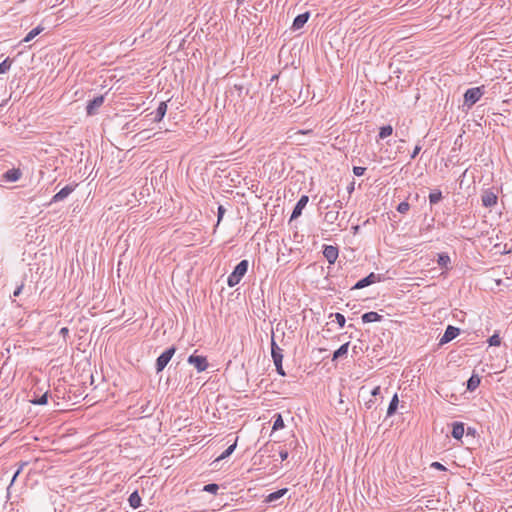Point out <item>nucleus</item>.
Here are the masks:
<instances>
[{
	"mask_svg": "<svg viewBox=\"0 0 512 512\" xmlns=\"http://www.w3.org/2000/svg\"><path fill=\"white\" fill-rule=\"evenodd\" d=\"M248 266H249V263L245 259L240 261L235 266L234 270L228 276V279H227V284L229 287H234L241 281V279L244 277V275L248 271Z\"/></svg>",
	"mask_w": 512,
	"mask_h": 512,
	"instance_id": "f257e3e1",
	"label": "nucleus"
},
{
	"mask_svg": "<svg viewBox=\"0 0 512 512\" xmlns=\"http://www.w3.org/2000/svg\"><path fill=\"white\" fill-rule=\"evenodd\" d=\"M485 93V87H473L466 90L464 93V105L471 108L476 104Z\"/></svg>",
	"mask_w": 512,
	"mask_h": 512,
	"instance_id": "f03ea898",
	"label": "nucleus"
},
{
	"mask_svg": "<svg viewBox=\"0 0 512 512\" xmlns=\"http://www.w3.org/2000/svg\"><path fill=\"white\" fill-rule=\"evenodd\" d=\"M175 352H176V347L171 346L158 356V358L156 359V364H155L156 373H160L165 369L167 364L170 362V360L174 356Z\"/></svg>",
	"mask_w": 512,
	"mask_h": 512,
	"instance_id": "7ed1b4c3",
	"label": "nucleus"
},
{
	"mask_svg": "<svg viewBox=\"0 0 512 512\" xmlns=\"http://www.w3.org/2000/svg\"><path fill=\"white\" fill-rule=\"evenodd\" d=\"M382 279V276L380 274H376L374 272H371L366 277L362 278L361 280L357 281L356 284L352 287V289L358 290L365 288L371 284L380 282Z\"/></svg>",
	"mask_w": 512,
	"mask_h": 512,
	"instance_id": "20e7f679",
	"label": "nucleus"
},
{
	"mask_svg": "<svg viewBox=\"0 0 512 512\" xmlns=\"http://www.w3.org/2000/svg\"><path fill=\"white\" fill-rule=\"evenodd\" d=\"M498 196L492 189H485L481 195L482 205L486 208H492L497 204Z\"/></svg>",
	"mask_w": 512,
	"mask_h": 512,
	"instance_id": "39448f33",
	"label": "nucleus"
},
{
	"mask_svg": "<svg viewBox=\"0 0 512 512\" xmlns=\"http://www.w3.org/2000/svg\"><path fill=\"white\" fill-rule=\"evenodd\" d=\"M188 363L193 365L198 372H203L208 367V362L205 356L201 355H190L188 357Z\"/></svg>",
	"mask_w": 512,
	"mask_h": 512,
	"instance_id": "423d86ee",
	"label": "nucleus"
},
{
	"mask_svg": "<svg viewBox=\"0 0 512 512\" xmlns=\"http://www.w3.org/2000/svg\"><path fill=\"white\" fill-rule=\"evenodd\" d=\"M459 334H460L459 328L452 326V325H448L443 336L440 338L439 344L443 345V344L449 343L450 341L455 339Z\"/></svg>",
	"mask_w": 512,
	"mask_h": 512,
	"instance_id": "0eeeda50",
	"label": "nucleus"
},
{
	"mask_svg": "<svg viewBox=\"0 0 512 512\" xmlns=\"http://www.w3.org/2000/svg\"><path fill=\"white\" fill-rule=\"evenodd\" d=\"M309 201V197L307 195H302L300 199L297 201L294 209L292 211L290 221L297 219L301 216L303 209L306 207Z\"/></svg>",
	"mask_w": 512,
	"mask_h": 512,
	"instance_id": "6e6552de",
	"label": "nucleus"
},
{
	"mask_svg": "<svg viewBox=\"0 0 512 512\" xmlns=\"http://www.w3.org/2000/svg\"><path fill=\"white\" fill-rule=\"evenodd\" d=\"M323 255L329 264H334L339 256L338 247L333 245H324Z\"/></svg>",
	"mask_w": 512,
	"mask_h": 512,
	"instance_id": "1a4fd4ad",
	"label": "nucleus"
},
{
	"mask_svg": "<svg viewBox=\"0 0 512 512\" xmlns=\"http://www.w3.org/2000/svg\"><path fill=\"white\" fill-rule=\"evenodd\" d=\"M76 185H66L57 192L51 199L50 204L57 203L66 199L74 190Z\"/></svg>",
	"mask_w": 512,
	"mask_h": 512,
	"instance_id": "9d476101",
	"label": "nucleus"
},
{
	"mask_svg": "<svg viewBox=\"0 0 512 512\" xmlns=\"http://www.w3.org/2000/svg\"><path fill=\"white\" fill-rule=\"evenodd\" d=\"M104 102V96L100 95L90 100L86 106V112L88 115L92 116L96 114L99 107L102 106Z\"/></svg>",
	"mask_w": 512,
	"mask_h": 512,
	"instance_id": "9b49d317",
	"label": "nucleus"
},
{
	"mask_svg": "<svg viewBox=\"0 0 512 512\" xmlns=\"http://www.w3.org/2000/svg\"><path fill=\"white\" fill-rule=\"evenodd\" d=\"M310 18V12H304L302 14L297 15L292 23L291 29L297 31L304 27L307 21Z\"/></svg>",
	"mask_w": 512,
	"mask_h": 512,
	"instance_id": "f8f14e48",
	"label": "nucleus"
},
{
	"mask_svg": "<svg viewBox=\"0 0 512 512\" xmlns=\"http://www.w3.org/2000/svg\"><path fill=\"white\" fill-rule=\"evenodd\" d=\"M22 174L19 168H12L3 173L2 179L6 182H16L22 177Z\"/></svg>",
	"mask_w": 512,
	"mask_h": 512,
	"instance_id": "ddd939ff",
	"label": "nucleus"
},
{
	"mask_svg": "<svg viewBox=\"0 0 512 512\" xmlns=\"http://www.w3.org/2000/svg\"><path fill=\"white\" fill-rule=\"evenodd\" d=\"M383 318L382 315L378 314L377 312L370 311L367 313H364L361 317L363 323H372V322H378L381 321Z\"/></svg>",
	"mask_w": 512,
	"mask_h": 512,
	"instance_id": "4468645a",
	"label": "nucleus"
},
{
	"mask_svg": "<svg viewBox=\"0 0 512 512\" xmlns=\"http://www.w3.org/2000/svg\"><path fill=\"white\" fill-rule=\"evenodd\" d=\"M464 434V424L462 422H454L452 424L451 435L453 438L460 440Z\"/></svg>",
	"mask_w": 512,
	"mask_h": 512,
	"instance_id": "2eb2a0df",
	"label": "nucleus"
},
{
	"mask_svg": "<svg viewBox=\"0 0 512 512\" xmlns=\"http://www.w3.org/2000/svg\"><path fill=\"white\" fill-rule=\"evenodd\" d=\"M166 112H167V104H166V102L162 101L159 103V105L156 109L154 121L160 122L163 119V117L165 116Z\"/></svg>",
	"mask_w": 512,
	"mask_h": 512,
	"instance_id": "dca6fc26",
	"label": "nucleus"
},
{
	"mask_svg": "<svg viewBox=\"0 0 512 512\" xmlns=\"http://www.w3.org/2000/svg\"><path fill=\"white\" fill-rule=\"evenodd\" d=\"M128 502L133 509H137L141 506V497L138 491H134L133 493L130 494Z\"/></svg>",
	"mask_w": 512,
	"mask_h": 512,
	"instance_id": "f3484780",
	"label": "nucleus"
},
{
	"mask_svg": "<svg viewBox=\"0 0 512 512\" xmlns=\"http://www.w3.org/2000/svg\"><path fill=\"white\" fill-rule=\"evenodd\" d=\"M450 257L447 253H440L438 254L437 264L441 268L449 269L450 268Z\"/></svg>",
	"mask_w": 512,
	"mask_h": 512,
	"instance_id": "a211bd4d",
	"label": "nucleus"
},
{
	"mask_svg": "<svg viewBox=\"0 0 512 512\" xmlns=\"http://www.w3.org/2000/svg\"><path fill=\"white\" fill-rule=\"evenodd\" d=\"M348 348H349V342L342 344L336 351H334L332 360H336L343 356H346L348 353Z\"/></svg>",
	"mask_w": 512,
	"mask_h": 512,
	"instance_id": "6ab92c4d",
	"label": "nucleus"
},
{
	"mask_svg": "<svg viewBox=\"0 0 512 512\" xmlns=\"http://www.w3.org/2000/svg\"><path fill=\"white\" fill-rule=\"evenodd\" d=\"M481 379L478 375L472 374L467 381V390L474 391L480 385Z\"/></svg>",
	"mask_w": 512,
	"mask_h": 512,
	"instance_id": "aec40b11",
	"label": "nucleus"
},
{
	"mask_svg": "<svg viewBox=\"0 0 512 512\" xmlns=\"http://www.w3.org/2000/svg\"><path fill=\"white\" fill-rule=\"evenodd\" d=\"M398 404H399L398 395L394 394V396L392 397V399L389 403L388 409H387V416H392L393 414H395V412L397 411V408H398Z\"/></svg>",
	"mask_w": 512,
	"mask_h": 512,
	"instance_id": "412c9836",
	"label": "nucleus"
},
{
	"mask_svg": "<svg viewBox=\"0 0 512 512\" xmlns=\"http://www.w3.org/2000/svg\"><path fill=\"white\" fill-rule=\"evenodd\" d=\"M282 360H283V355H276V357H274V359H273V362L276 367L277 373L281 376H285L286 373L282 366Z\"/></svg>",
	"mask_w": 512,
	"mask_h": 512,
	"instance_id": "4be33fe9",
	"label": "nucleus"
},
{
	"mask_svg": "<svg viewBox=\"0 0 512 512\" xmlns=\"http://www.w3.org/2000/svg\"><path fill=\"white\" fill-rule=\"evenodd\" d=\"M43 31V27L37 26L34 29H32L22 40V42H29L32 39H34L36 36H38Z\"/></svg>",
	"mask_w": 512,
	"mask_h": 512,
	"instance_id": "5701e85b",
	"label": "nucleus"
},
{
	"mask_svg": "<svg viewBox=\"0 0 512 512\" xmlns=\"http://www.w3.org/2000/svg\"><path fill=\"white\" fill-rule=\"evenodd\" d=\"M442 198V192L439 189H435L429 194L430 204H437L442 200Z\"/></svg>",
	"mask_w": 512,
	"mask_h": 512,
	"instance_id": "b1692460",
	"label": "nucleus"
},
{
	"mask_svg": "<svg viewBox=\"0 0 512 512\" xmlns=\"http://www.w3.org/2000/svg\"><path fill=\"white\" fill-rule=\"evenodd\" d=\"M287 492V489L284 488V489H279L275 492H272L270 493L268 496H267V501L268 502H273L279 498H281L282 496H284V494Z\"/></svg>",
	"mask_w": 512,
	"mask_h": 512,
	"instance_id": "393cba45",
	"label": "nucleus"
},
{
	"mask_svg": "<svg viewBox=\"0 0 512 512\" xmlns=\"http://www.w3.org/2000/svg\"><path fill=\"white\" fill-rule=\"evenodd\" d=\"M339 217V211H329L325 214L324 220L329 224H334Z\"/></svg>",
	"mask_w": 512,
	"mask_h": 512,
	"instance_id": "a878e982",
	"label": "nucleus"
},
{
	"mask_svg": "<svg viewBox=\"0 0 512 512\" xmlns=\"http://www.w3.org/2000/svg\"><path fill=\"white\" fill-rule=\"evenodd\" d=\"M275 420H274V423H273V427H272V430L273 431H276V430H279V429H282L284 428V421H283V418L281 416V414H276L274 416Z\"/></svg>",
	"mask_w": 512,
	"mask_h": 512,
	"instance_id": "bb28decb",
	"label": "nucleus"
},
{
	"mask_svg": "<svg viewBox=\"0 0 512 512\" xmlns=\"http://www.w3.org/2000/svg\"><path fill=\"white\" fill-rule=\"evenodd\" d=\"M393 132V128L391 125H386V126H383L380 128V132H379V138L380 139H385L387 138L388 136H390Z\"/></svg>",
	"mask_w": 512,
	"mask_h": 512,
	"instance_id": "cd10ccee",
	"label": "nucleus"
},
{
	"mask_svg": "<svg viewBox=\"0 0 512 512\" xmlns=\"http://www.w3.org/2000/svg\"><path fill=\"white\" fill-rule=\"evenodd\" d=\"M237 446V443L234 442L232 445H230L217 459L216 461H220V460H223L227 457H229L235 450Z\"/></svg>",
	"mask_w": 512,
	"mask_h": 512,
	"instance_id": "c85d7f7f",
	"label": "nucleus"
},
{
	"mask_svg": "<svg viewBox=\"0 0 512 512\" xmlns=\"http://www.w3.org/2000/svg\"><path fill=\"white\" fill-rule=\"evenodd\" d=\"M11 65H12V60L9 57L4 59L0 63V74L6 73L11 68Z\"/></svg>",
	"mask_w": 512,
	"mask_h": 512,
	"instance_id": "c756f323",
	"label": "nucleus"
},
{
	"mask_svg": "<svg viewBox=\"0 0 512 512\" xmlns=\"http://www.w3.org/2000/svg\"><path fill=\"white\" fill-rule=\"evenodd\" d=\"M48 391H46L44 394H42L40 397L32 399L31 403L36 405H45L48 402Z\"/></svg>",
	"mask_w": 512,
	"mask_h": 512,
	"instance_id": "7c9ffc66",
	"label": "nucleus"
},
{
	"mask_svg": "<svg viewBox=\"0 0 512 512\" xmlns=\"http://www.w3.org/2000/svg\"><path fill=\"white\" fill-rule=\"evenodd\" d=\"M271 355L273 359L276 357V355H283L281 348H279V346L276 344L273 336L271 341Z\"/></svg>",
	"mask_w": 512,
	"mask_h": 512,
	"instance_id": "2f4dec72",
	"label": "nucleus"
},
{
	"mask_svg": "<svg viewBox=\"0 0 512 512\" xmlns=\"http://www.w3.org/2000/svg\"><path fill=\"white\" fill-rule=\"evenodd\" d=\"M218 490H219V485L216 483L207 484L203 488V491L212 493V494H216Z\"/></svg>",
	"mask_w": 512,
	"mask_h": 512,
	"instance_id": "473e14b6",
	"label": "nucleus"
},
{
	"mask_svg": "<svg viewBox=\"0 0 512 512\" xmlns=\"http://www.w3.org/2000/svg\"><path fill=\"white\" fill-rule=\"evenodd\" d=\"M488 343H489L490 346H499L500 343H501V338H500L499 334H497V333L493 334L488 339Z\"/></svg>",
	"mask_w": 512,
	"mask_h": 512,
	"instance_id": "72a5a7b5",
	"label": "nucleus"
},
{
	"mask_svg": "<svg viewBox=\"0 0 512 512\" xmlns=\"http://www.w3.org/2000/svg\"><path fill=\"white\" fill-rule=\"evenodd\" d=\"M409 209H410V205L406 201L399 203L397 206V211L401 214L407 213Z\"/></svg>",
	"mask_w": 512,
	"mask_h": 512,
	"instance_id": "f704fd0d",
	"label": "nucleus"
},
{
	"mask_svg": "<svg viewBox=\"0 0 512 512\" xmlns=\"http://www.w3.org/2000/svg\"><path fill=\"white\" fill-rule=\"evenodd\" d=\"M334 316H335V320L339 324V326L344 327L345 322H346L344 315L341 313H335Z\"/></svg>",
	"mask_w": 512,
	"mask_h": 512,
	"instance_id": "c9c22d12",
	"label": "nucleus"
},
{
	"mask_svg": "<svg viewBox=\"0 0 512 512\" xmlns=\"http://www.w3.org/2000/svg\"><path fill=\"white\" fill-rule=\"evenodd\" d=\"M365 171H366L365 167H360V166L353 167V173H354V175H356L358 177L364 175Z\"/></svg>",
	"mask_w": 512,
	"mask_h": 512,
	"instance_id": "e433bc0d",
	"label": "nucleus"
},
{
	"mask_svg": "<svg viewBox=\"0 0 512 512\" xmlns=\"http://www.w3.org/2000/svg\"><path fill=\"white\" fill-rule=\"evenodd\" d=\"M27 465L26 462H23L21 463V465L19 466V468L16 470V472L14 473L13 477H12V480H11V483H10V486L14 483L15 479L18 477V475L21 473L23 467Z\"/></svg>",
	"mask_w": 512,
	"mask_h": 512,
	"instance_id": "4c0bfd02",
	"label": "nucleus"
},
{
	"mask_svg": "<svg viewBox=\"0 0 512 512\" xmlns=\"http://www.w3.org/2000/svg\"><path fill=\"white\" fill-rule=\"evenodd\" d=\"M225 212V208L222 205H220L217 210L218 223L222 220Z\"/></svg>",
	"mask_w": 512,
	"mask_h": 512,
	"instance_id": "58836bf2",
	"label": "nucleus"
},
{
	"mask_svg": "<svg viewBox=\"0 0 512 512\" xmlns=\"http://www.w3.org/2000/svg\"><path fill=\"white\" fill-rule=\"evenodd\" d=\"M431 467L435 468L437 470H441V471H445L446 470V467L444 465H442L440 462H433L431 464Z\"/></svg>",
	"mask_w": 512,
	"mask_h": 512,
	"instance_id": "ea45409f",
	"label": "nucleus"
},
{
	"mask_svg": "<svg viewBox=\"0 0 512 512\" xmlns=\"http://www.w3.org/2000/svg\"><path fill=\"white\" fill-rule=\"evenodd\" d=\"M421 150V146L420 145H416L412 154H411V159H414L420 152Z\"/></svg>",
	"mask_w": 512,
	"mask_h": 512,
	"instance_id": "a19ab883",
	"label": "nucleus"
},
{
	"mask_svg": "<svg viewBox=\"0 0 512 512\" xmlns=\"http://www.w3.org/2000/svg\"><path fill=\"white\" fill-rule=\"evenodd\" d=\"M279 456L282 461L286 460L288 458V451L287 450H281L279 452Z\"/></svg>",
	"mask_w": 512,
	"mask_h": 512,
	"instance_id": "79ce46f5",
	"label": "nucleus"
},
{
	"mask_svg": "<svg viewBox=\"0 0 512 512\" xmlns=\"http://www.w3.org/2000/svg\"><path fill=\"white\" fill-rule=\"evenodd\" d=\"M22 289H23V284H21L20 286H18V287L14 290V292H13V296H14V297L19 296V295H20V293H21V291H22Z\"/></svg>",
	"mask_w": 512,
	"mask_h": 512,
	"instance_id": "37998d69",
	"label": "nucleus"
},
{
	"mask_svg": "<svg viewBox=\"0 0 512 512\" xmlns=\"http://www.w3.org/2000/svg\"><path fill=\"white\" fill-rule=\"evenodd\" d=\"M380 393H381V389H380V387H379V386H376V387L371 391V395H372V396H374V397H375V396H377V395H379Z\"/></svg>",
	"mask_w": 512,
	"mask_h": 512,
	"instance_id": "c03bdc74",
	"label": "nucleus"
},
{
	"mask_svg": "<svg viewBox=\"0 0 512 512\" xmlns=\"http://www.w3.org/2000/svg\"><path fill=\"white\" fill-rule=\"evenodd\" d=\"M69 333V329L67 327H63L60 329V332L59 334L62 335L63 337H65L66 335H68Z\"/></svg>",
	"mask_w": 512,
	"mask_h": 512,
	"instance_id": "a18cd8bd",
	"label": "nucleus"
},
{
	"mask_svg": "<svg viewBox=\"0 0 512 512\" xmlns=\"http://www.w3.org/2000/svg\"><path fill=\"white\" fill-rule=\"evenodd\" d=\"M373 405H374V400H372V399L365 402L366 409H371L373 407Z\"/></svg>",
	"mask_w": 512,
	"mask_h": 512,
	"instance_id": "49530a36",
	"label": "nucleus"
},
{
	"mask_svg": "<svg viewBox=\"0 0 512 512\" xmlns=\"http://www.w3.org/2000/svg\"><path fill=\"white\" fill-rule=\"evenodd\" d=\"M334 207L337 208V209H341L343 207V203L342 201L340 200H337L335 203H334Z\"/></svg>",
	"mask_w": 512,
	"mask_h": 512,
	"instance_id": "de8ad7c7",
	"label": "nucleus"
},
{
	"mask_svg": "<svg viewBox=\"0 0 512 512\" xmlns=\"http://www.w3.org/2000/svg\"><path fill=\"white\" fill-rule=\"evenodd\" d=\"M347 190H348V192H349V193H352V192H353V190H354V182H352V183L348 186Z\"/></svg>",
	"mask_w": 512,
	"mask_h": 512,
	"instance_id": "09e8293b",
	"label": "nucleus"
},
{
	"mask_svg": "<svg viewBox=\"0 0 512 512\" xmlns=\"http://www.w3.org/2000/svg\"><path fill=\"white\" fill-rule=\"evenodd\" d=\"M352 229H353V233H354V234H357V233H358V231H359V226H358V225L353 226V227H352Z\"/></svg>",
	"mask_w": 512,
	"mask_h": 512,
	"instance_id": "8fccbe9b",
	"label": "nucleus"
},
{
	"mask_svg": "<svg viewBox=\"0 0 512 512\" xmlns=\"http://www.w3.org/2000/svg\"><path fill=\"white\" fill-rule=\"evenodd\" d=\"M244 1L245 0H236L238 6H241L244 3Z\"/></svg>",
	"mask_w": 512,
	"mask_h": 512,
	"instance_id": "3c124183",
	"label": "nucleus"
},
{
	"mask_svg": "<svg viewBox=\"0 0 512 512\" xmlns=\"http://www.w3.org/2000/svg\"><path fill=\"white\" fill-rule=\"evenodd\" d=\"M356 351H358V348H356V346L353 347V352L356 353Z\"/></svg>",
	"mask_w": 512,
	"mask_h": 512,
	"instance_id": "603ef678",
	"label": "nucleus"
},
{
	"mask_svg": "<svg viewBox=\"0 0 512 512\" xmlns=\"http://www.w3.org/2000/svg\"><path fill=\"white\" fill-rule=\"evenodd\" d=\"M356 351H358V348H356V346L353 347V352L356 353Z\"/></svg>",
	"mask_w": 512,
	"mask_h": 512,
	"instance_id": "864d4df0",
	"label": "nucleus"
}]
</instances>
